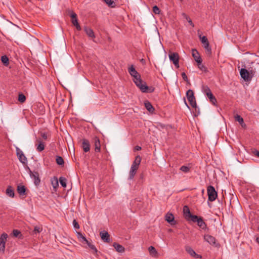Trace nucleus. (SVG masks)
I'll return each mask as SVG.
<instances>
[{
  "label": "nucleus",
  "mask_w": 259,
  "mask_h": 259,
  "mask_svg": "<svg viewBox=\"0 0 259 259\" xmlns=\"http://www.w3.org/2000/svg\"><path fill=\"white\" fill-rule=\"evenodd\" d=\"M255 73V69L252 68H249L248 70L245 68H241L240 70V74L241 77L245 81L249 82L251 80L252 77Z\"/></svg>",
  "instance_id": "f257e3e1"
},
{
  "label": "nucleus",
  "mask_w": 259,
  "mask_h": 259,
  "mask_svg": "<svg viewBox=\"0 0 259 259\" xmlns=\"http://www.w3.org/2000/svg\"><path fill=\"white\" fill-rule=\"evenodd\" d=\"M192 222L197 223V225L203 230L208 231L209 229L207 226L206 224L204 222L203 218L197 215H194L192 217Z\"/></svg>",
  "instance_id": "f03ea898"
},
{
  "label": "nucleus",
  "mask_w": 259,
  "mask_h": 259,
  "mask_svg": "<svg viewBox=\"0 0 259 259\" xmlns=\"http://www.w3.org/2000/svg\"><path fill=\"white\" fill-rule=\"evenodd\" d=\"M208 200L211 202L214 201L218 197V193L212 186H209L207 188Z\"/></svg>",
  "instance_id": "7ed1b4c3"
},
{
  "label": "nucleus",
  "mask_w": 259,
  "mask_h": 259,
  "mask_svg": "<svg viewBox=\"0 0 259 259\" xmlns=\"http://www.w3.org/2000/svg\"><path fill=\"white\" fill-rule=\"evenodd\" d=\"M186 96L191 106L193 108H196L197 107V104L193 90H189L186 93Z\"/></svg>",
  "instance_id": "20e7f679"
},
{
  "label": "nucleus",
  "mask_w": 259,
  "mask_h": 259,
  "mask_svg": "<svg viewBox=\"0 0 259 259\" xmlns=\"http://www.w3.org/2000/svg\"><path fill=\"white\" fill-rule=\"evenodd\" d=\"M28 172L29 174L30 177L33 179L34 181V184L35 186L39 185L40 180L39 179V175L37 171H32L29 167H27V168Z\"/></svg>",
  "instance_id": "39448f33"
},
{
  "label": "nucleus",
  "mask_w": 259,
  "mask_h": 259,
  "mask_svg": "<svg viewBox=\"0 0 259 259\" xmlns=\"http://www.w3.org/2000/svg\"><path fill=\"white\" fill-rule=\"evenodd\" d=\"M169 58L170 61L172 62L175 66L178 68L179 67V55L178 53L170 52L169 55Z\"/></svg>",
  "instance_id": "423d86ee"
},
{
  "label": "nucleus",
  "mask_w": 259,
  "mask_h": 259,
  "mask_svg": "<svg viewBox=\"0 0 259 259\" xmlns=\"http://www.w3.org/2000/svg\"><path fill=\"white\" fill-rule=\"evenodd\" d=\"M199 38L201 42L203 44V47L207 51L208 54H211V49L209 47V43L207 37L205 36H201V35H200Z\"/></svg>",
  "instance_id": "0eeeda50"
},
{
  "label": "nucleus",
  "mask_w": 259,
  "mask_h": 259,
  "mask_svg": "<svg viewBox=\"0 0 259 259\" xmlns=\"http://www.w3.org/2000/svg\"><path fill=\"white\" fill-rule=\"evenodd\" d=\"M92 143L95 146V151L97 153L101 151V143L99 138L97 136H94L92 139Z\"/></svg>",
  "instance_id": "6e6552de"
},
{
  "label": "nucleus",
  "mask_w": 259,
  "mask_h": 259,
  "mask_svg": "<svg viewBox=\"0 0 259 259\" xmlns=\"http://www.w3.org/2000/svg\"><path fill=\"white\" fill-rule=\"evenodd\" d=\"M8 238V235L4 233L0 237V251L4 252L5 249V244Z\"/></svg>",
  "instance_id": "1a4fd4ad"
},
{
  "label": "nucleus",
  "mask_w": 259,
  "mask_h": 259,
  "mask_svg": "<svg viewBox=\"0 0 259 259\" xmlns=\"http://www.w3.org/2000/svg\"><path fill=\"white\" fill-rule=\"evenodd\" d=\"M70 16L71 18V22L73 25L75 26L76 28L78 30H81V27L78 22V19L77 18V15L73 12H71Z\"/></svg>",
  "instance_id": "9d476101"
},
{
  "label": "nucleus",
  "mask_w": 259,
  "mask_h": 259,
  "mask_svg": "<svg viewBox=\"0 0 259 259\" xmlns=\"http://www.w3.org/2000/svg\"><path fill=\"white\" fill-rule=\"evenodd\" d=\"M16 153L19 161L23 164H25L27 162V158L24 154L23 152L19 148H16Z\"/></svg>",
  "instance_id": "9b49d317"
},
{
  "label": "nucleus",
  "mask_w": 259,
  "mask_h": 259,
  "mask_svg": "<svg viewBox=\"0 0 259 259\" xmlns=\"http://www.w3.org/2000/svg\"><path fill=\"white\" fill-rule=\"evenodd\" d=\"M186 251L192 257L196 258H202V255L197 254L195 251L189 246L185 247Z\"/></svg>",
  "instance_id": "f8f14e48"
},
{
  "label": "nucleus",
  "mask_w": 259,
  "mask_h": 259,
  "mask_svg": "<svg viewBox=\"0 0 259 259\" xmlns=\"http://www.w3.org/2000/svg\"><path fill=\"white\" fill-rule=\"evenodd\" d=\"M204 239L205 241L207 242L209 244L217 246L216 239L213 236L208 234L204 235Z\"/></svg>",
  "instance_id": "ddd939ff"
},
{
  "label": "nucleus",
  "mask_w": 259,
  "mask_h": 259,
  "mask_svg": "<svg viewBox=\"0 0 259 259\" xmlns=\"http://www.w3.org/2000/svg\"><path fill=\"white\" fill-rule=\"evenodd\" d=\"M183 213L186 219H189L191 221L192 219V217L194 215L191 214L189 208L187 205H185L183 207Z\"/></svg>",
  "instance_id": "4468645a"
},
{
  "label": "nucleus",
  "mask_w": 259,
  "mask_h": 259,
  "mask_svg": "<svg viewBox=\"0 0 259 259\" xmlns=\"http://www.w3.org/2000/svg\"><path fill=\"white\" fill-rule=\"evenodd\" d=\"M192 56L197 63H200L202 62V60L199 55V52L196 49L192 50Z\"/></svg>",
  "instance_id": "2eb2a0df"
},
{
  "label": "nucleus",
  "mask_w": 259,
  "mask_h": 259,
  "mask_svg": "<svg viewBox=\"0 0 259 259\" xmlns=\"http://www.w3.org/2000/svg\"><path fill=\"white\" fill-rule=\"evenodd\" d=\"M81 147L84 152H88L90 150V144L88 140L83 139L82 140Z\"/></svg>",
  "instance_id": "dca6fc26"
},
{
  "label": "nucleus",
  "mask_w": 259,
  "mask_h": 259,
  "mask_svg": "<svg viewBox=\"0 0 259 259\" xmlns=\"http://www.w3.org/2000/svg\"><path fill=\"white\" fill-rule=\"evenodd\" d=\"M165 218V221H166L171 225L173 226L176 224V221L175 220L174 216L172 213H166Z\"/></svg>",
  "instance_id": "f3484780"
},
{
  "label": "nucleus",
  "mask_w": 259,
  "mask_h": 259,
  "mask_svg": "<svg viewBox=\"0 0 259 259\" xmlns=\"http://www.w3.org/2000/svg\"><path fill=\"white\" fill-rule=\"evenodd\" d=\"M38 144H36V150L40 152L42 151L45 149V143L41 140L40 138H38L36 140Z\"/></svg>",
  "instance_id": "a211bd4d"
},
{
  "label": "nucleus",
  "mask_w": 259,
  "mask_h": 259,
  "mask_svg": "<svg viewBox=\"0 0 259 259\" xmlns=\"http://www.w3.org/2000/svg\"><path fill=\"white\" fill-rule=\"evenodd\" d=\"M136 85L140 89L141 91L143 93H146V90L148 89V86L146 83L142 80L140 81V83H137Z\"/></svg>",
  "instance_id": "6ab92c4d"
},
{
  "label": "nucleus",
  "mask_w": 259,
  "mask_h": 259,
  "mask_svg": "<svg viewBox=\"0 0 259 259\" xmlns=\"http://www.w3.org/2000/svg\"><path fill=\"white\" fill-rule=\"evenodd\" d=\"M17 191L18 193L21 195V196H26V187L24 185H18L17 188Z\"/></svg>",
  "instance_id": "aec40b11"
},
{
  "label": "nucleus",
  "mask_w": 259,
  "mask_h": 259,
  "mask_svg": "<svg viewBox=\"0 0 259 259\" xmlns=\"http://www.w3.org/2000/svg\"><path fill=\"white\" fill-rule=\"evenodd\" d=\"M84 30L89 37H90L92 38H94L95 37V35L94 31L91 28H90L88 26H84Z\"/></svg>",
  "instance_id": "412c9836"
},
{
  "label": "nucleus",
  "mask_w": 259,
  "mask_h": 259,
  "mask_svg": "<svg viewBox=\"0 0 259 259\" xmlns=\"http://www.w3.org/2000/svg\"><path fill=\"white\" fill-rule=\"evenodd\" d=\"M141 161V157L139 155H137L134 162H133L131 167H133V168H135L136 169H138L139 165Z\"/></svg>",
  "instance_id": "4be33fe9"
},
{
  "label": "nucleus",
  "mask_w": 259,
  "mask_h": 259,
  "mask_svg": "<svg viewBox=\"0 0 259 259\" xmlns=\"http://www.w3.org/2000/svg\"><path fill=\"white\" fill-rule=\"evenodd\" d=\"M100 236L104 242L108 243L110 242V235L107 232H101Z\"/></svg>",
  "instance_id": "5701e85b"
},
{
  "label": "nucleus",
  "mask_w": 259,
  "mask_h": 259,
  "mask_svg": "<svg viewBox=\"0 0 259 259\" xmlns=\"http://www.w3.org/2000/svg\"><path fill=\"white\" fill-rule=\"evenodd\" d=\"M145 107L146 109L150 113H153L155 109L152 105L151 103L148 101H146L144 102Z\"/></svg>",
  "instance_id": "b1692460"
},
{
  "label": "nucleus",
  "mask_w": 259,
  "mask_h": 259,
  "mask_svg": "<svg viewBox=\"0 0 259 259\" xmlns=\"http://www.w3.org/2000/svg\"><path fill=\"white\" fill-rule=\"evenodd\" d=\"M77 237L79 241L82 244H88L89 241L86 239V238L80 232L77 233Z\"/></svg>",
  "instance_id": "393cba45"
},
{
  "label": "nucleus",
  "mask_w": 259,
  "mask_h": 259,
  "mask_svg": "<svg viewBox=\"0 0 259 259\" xmlns=\"http://www.w3.org/2000/svg\"><path fill=\"white\" fill-rule=\"evenodd\" d=\"M6 193L10 197L13 198L15 196L14 190L10 186H8L7 188Z\"/></svg>",
  "instance_id": "a878e982"
},
{
  "label": "nucleus",
  "mask_w": 259,
  "mask_h": 259,
  "mask_svg": "<svg viewBox=\"0 0 259 259\" xmlns=\"http://www.w3.org/2000/svg\"><path fill=\"white\" fill-rule=\"evenodd\" d=\"M113 246L116 249V250L119 252H123L124 251V247L117 243H114Z\"/></svg>",
  "instance_id": "bb28decb"
},
{
  "label": "nucleus",
  "mask_w": 259,
  "mask_h": 259,
  "mask_svg": "<svg viewBox=\"0 0 259 259\" xmlns=\"http://www.w3.org/2000/svg\"><path fill=\"white\" fill-rule=\"evenodd\" d=\"M39 134L41 136V137L44 139V140H47L48 139L50 138L51 137V134L49 132H39Z\"/></svg>",
  "instance_id": "cd10ccee"
},
{
  "label": "nucleus",
  "mask_w": 259,
  "mask_h": 259,
  "mask_svg": "<svg viewBox=\"0 0 259 259\" xmlns=\"http://www.w3.org/2000/svg\"><path fill=\"white\" fill-rule=\"evenodd\" d=\"M235 120L237 121L242 126H243V125L245 126L243 119L240 115L237 114L235 116Z\"/></svg>",
  "instance_id": "c85d7f7f"
},
{
  "label": "nucleus",
  "mask_w": 259,
  "mask_h": 259,
  "mask_svg": "<svg viewBox=\"0 0 259 259\" xmlns=\"http://www.w3.org/2000/svg\"><path fill=\"white\" fill-rule=\"evenodd\" d=\"M138 169L135 168H133V167H131V169H130V173H129V179H133L134 177V176H135L136 172H137V170Z\"/></svg>",
  "instance_id": "c756f323"
},
{
  "label": "nucleus",
  "mask_w": 259,
  "mask_h": 259,
  "mask_svg": "<svg viewBox=\"0 0 259 259\" xmlns=\"http://www.w3.org/2000/svg\"><path fill=\"white\" fill-rule=\"evenodd\" d=\"M207 97L209 99L210 102L214 105H215V104L217 103V99L215 97L213 96V95L211 93L209 94Z\"/></svg>",
  "instance_id": "7c9ffc66"
},
{
  "label": "nucleus",
  "mask_w": 259,
  "mask_h": 259,
  "mask_svg": "<svg viewBox=\"0 0 259 259\" xmlns=\"http://www.w3.org/2000/svg\"><path fill=\"white\" fill-rule=\"evenodd\" d=\"M128 72L131 76L134 75H137L138 72L136 71L134 66L132 65L130 67L128 68Z\"/></svg>",
  "instance_id": "2f4dec72"
},
{
  "label": "nucleus",
  "mask_w": 259,
  "mask_h": 259,
  "mask_svg": "<svg viewBox=\"0 0 259 259\" xmlns=\"http://www.w3.org/2000/svg\"><path fill=\"white\" fill-rule=\"evenodd\" d=\"M134 77L133 81L135 82V84H137V83H140V81L142 80L141 78V75L138 73L137 75H134L132 76Z\"/></svg>",
  "instance_id": "473e14b6"
},
{
  "label": "nucleus",
  "mask_w": 259,
  "mask_h": 259,
  "mask_svg": "<svg viewBox=\"0 0 259 259\" xmlns=\"http://www.w3.org/2000/svg\"><path fill=\"white\" fill-rule=\"evenodd\" d=\"M109 7L114 8L115 6V3L113 0H102Z\"/></svg>",
  "instance_id": "72a5a7b5"
},
{
  "label": "nucleus",
  "mask_w": 259,
  "mask_h": 259,
  "mask_svg": "<svg viewBox=\"0 0 259 259\" xmlns=\"http://www.w3.org/2000/svg\"><path fill=\"white\" fill-rule=\"evenodd\" d=\"M202 90L203 93L206 95L208 96L209 94L212 93L209 88L207 85H203L202 87Z\"/></svg>",
  "instance_id": "f704fd0d"
},
{
  "label": "nucleus",
  "mask_w": 259,
  "mask_h": 259,
  "mask_svg": "<svg viewBox=\"0 0 259 259\" xmlns=\"http://www.w3.org/2000/svg\"><path fill=\"white\" fill-rule=\"evenodd\" d=\"M88 246L93 251V253L96 255H97L98 250L94 245L92 244L90 242L87 244Z\"/></svg>",
  "instance_id": "c9c22d12"
},
{
  "label": "nucleus",
  "mask_w": 259,
  "mask_h": 259,
  "mask_svg": "<svg viewBox=\"0 0 259 259\" xmlns=\"http://www.w3.org/2000/svg\"><path fill=\"white\" fill-rule=\"evenodd\" d=\"M57 163L59 165H63L64 163L63 158L61 156H57L56 159Z\"/></svg>",
  "instance_id": "e433bc0d"
},
{
  "label": "nucleus",
  "mask_w": 259,
  "mask_h": 259,
  "mask_svg": "<svg viewBox=\"0 0 259 259\" xmlns=\"http://www.w3.org/2000/svg\"><path fill=\"white\" fill-rule=\"evenodd\" d=\"M1 61L5 66H7L9 64V58L6 55L2 56Z\"/></svg>",
  "instance_id": "4c0bfd02"
},
{
  "label": "nucleus",
  "mask_w": 259,
  "mask_h": 259,
  "mask_svg": "<svg viewBox=\"0 0 259 259\" xmlns=\"http://www.w3.org/2000/svg\"><path fill=\"white\" fill-rule=\"evenodd\" d=\"M66 179L64 177H61L59 178L60 183L61 185L64 188H65L66 187Z\"/></svg>",
  "instance_id": "58836bf2"
},
{
  "label": "nucleus",
  "mask_w": 259,
  "mask_h": 259,
  "mask_svg": "<svg viewBox=\"0 0 259 259\" xmlns=\"http://www.w3.org/2000/svg\"><path fill=\"white\" fill-rule=\"evenodd\" d=\"M150 253L152 255H155L157 254V251L153 246H150L148 248Z\"/></svg>",
  "instance_id": "ea45409f"
},
{
  "label": "nucleus",
  "mask_w": 259,
  "mask_h": 259,
  "mask_svg": "<svg viewBox=\"0 0 259 259\" xmlns=\"http://www.w3.org/2000/svg\"><path fill=\"white\" fill-rule=\"evenodd\" d=\"M198 67L199 69H200L201 71H204L205 72H206L208 71L207 68L202 64V63H197Z\"/></svg>",
  "instance_id": "a19ab883"
},
{
  "label": "nucleus",
  "mask_w": 259,
  "mask_h": 259,
  "mask_svg": "<svg viewBox=\"0 0 259 259\" xmlns=\"http://www.w3.org/2000/svg\"><path fill=\"white\" fill-rule=\"evenodd\" d=\"M42 230V229L41 227L39 226H35L34 228V230L33 231V234H37L41 232Z\"/></svg>",
  "instance_id": "79ce46f5"
},
{
  "label": "nucleus",
  "mask_w": 259,
  "mask_h": 259,
  "mask_svg": "<svg viewBox=\"0 0 259 259\" xmlns=\"http://www.w3.org/2000/svg\"><path fill=\"white\" fill-rule=\"evenodd\" d=\"M26 100V97L23 94H19L18 95V101L21 103H23Z\"/></svg>",
  "instance_id": "37998d69"
},
{
  "label": "nucleus",
  "mask_w": 259,
  "mask_h": 259,
  "mask_svg": "<svg viewBox=\"0 0 259 259\" xmlns=\"http://www.w3.org/2000/svg\"><path fill=\"white\" fill-rule=\"evenodd\" d=\"M13 235L15 237L20 238V236H21V232L19 230L16 229L13 230Z\"/></svg>",
  "instance_id": "c03bdc74"
},
{
  "label": "nucleus",
  "mask_w": 259,
  "mask_h": 259,
  "mask_svg": "<svg viewBox=\"0 0 259 259\" xmlns=\"http://www.w3.org/2000/svg\"><path fill=\"white\" fill-rule=\"evenodd\" d=\"M180 170L184 172L187 173L190 170V167L186 165H183L180 167Z\"/></svg>",
  "instance_id": "a18cd8bd"
},
{
  "label": "nucleus",
  "mask_w": 259,
  "mask_h": 259,
  "mask_svg": "<svg viewBox=\"0 0 259 259\" xmlns=\"http://www.w3.org/2000/svg\"><path fill=\"white\" fill-rule=\"evenodd\" d=\"M152 10L155 14H159L160 13V10L157 6H153Z\"/></svg>",
  "instance_id": "49530a36"
},
{
  "label": "nucleus",
  "mask_w": 259,
  "mask_h": 259,
  "mask_svg": "<svg viewBox=\"0 0 259 259\" xmlns=\"http://www.w3.org/2000/svg\"><path fill=\"white\" fill-rule=\"evenodd\" d=\"M154 88L151 86V87H148V89L147 90H146V93H153L154 91Z\"/></svg>",
  "instance_id": "de8ad7c7"
},
{
  "label": "nucleus",
  "mask_w": 259,
  "mask_h": 259,
  "mask_svg": "<svg viewBox=\"0 0 259 259\" xmlns=\"http://www.w3.org/2000/svg\"><path fill=\"white\" fill-rule=\"evenodd\" d=\"M73 225L75 229H79V225L78 223L76 222V221L75 220H74L73 221Z\"/></svg>",
  "instance_id": "09e8293b"
},
{
  "label": "nucleus",
  "mask_w": 259,
  "mask_h": 259,
  "mask_svg": "<svg viewBox=\"0 0 259 259\" xmlns=\"http://www.w3.org/2000/svg\"><path fill=\"white\" fill-rule=\"evenodd\" d=\"M182 77L183 79H184V80L186 81H188L187 76L185 72L182 73Z\"/></svg>",
  "instance_id": "8fccbe9b"
},
{
  "label": "nucleus",
  "mask_w": 259,
  "mask_h": 259,
  "mask_svg": "<svg viewBox=\"0 0 259 259\" xmlns=\"http://www.w3.org/2000/svg\"><path fill=\"white\" fill-rule=\"evenodd\" d=\"M252 153L255 156L259 157V151L254 149L252 151Z\"/></svg>",
  "instance_id": "3c124183"
},
{
  "label": "nucleus",
  "mask_w": 259,
  "mask_h": 259,
  "mask_svg": "<svg viewBox=\"0 0 259 259\" xmlns=\"http://www.w3.org/2000/svg\"><path fill=\"white\" fill-rule=\"evenodd\" d=\"M141 149V147L139 146H136L134 148L135 151H139Z\"/></svg>",
  "instance_id": "603ef678"
},
{
  "label": "nucleus",
  "mask_w": 259,
  "mask_h": 259,
  "mask_svg": "<svg viewBox=\"0 0 259 259\" xmlns=\"http://www.w3.org/2000/svg\"><path fill=\"white\" fill-rule=\"evenodd\" d=\"M188 22H189V23L191 26H192L193 27H194V25L193 23L192 22V21L191 20H189V21H188Z\"/></svg>",
  "instance_id": "864d4df0"
},
{
  "label": "nucleus",
  "mask_w": 259,
  "mask_h": 259,
  "mask_svg": "<svg viewBox=\"0 0 259 259\" xmlns=\"http://www.w3.org/2000/svg\"><path fill=\"white\" fill-rule=\"evenodd\" d=\"M256 241L259 244V237L256 238Z\"/></svg>",
  "instance_id": "5fc2aeb1"
},
{
  "label": "nucleus",
  "mask_w": 259,
  "mask_h": 259,
  "mask_svg": "<svg viewBox=\"0 0 259 259\" xmlns=\"http://www.w3.org/2000/svg\"><path fill=\"white\" fill-rule=\"evenodd\" d=\"M185 104L186 105V106L189 108V107L188 106V105H187L186 101L185 100Z\"/></svg>",
  "instance_id": "6e6d98bb"
},
{
  "label": "nucleus",
  "mask_w": 259,
  "mask_h": 259,
  "mask_svg": "<svg viewBox=\"0 0 259 259\" xmlns=\"http://www.w3.org/2000/svg\"><path fill=\"white\" fill-rule=\"evenodd\" d=\"M56 183L57 185H58V182L57 179H56Z\"/></svg>",
  "instance_id": "4d7b16f0"
}]
</instances>
